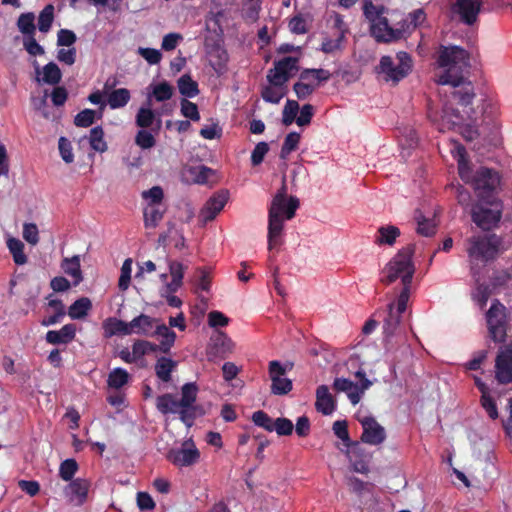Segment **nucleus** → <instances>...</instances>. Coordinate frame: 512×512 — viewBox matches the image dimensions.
Returning a JSON list of instances; mask_svg holds the SVG:
<instances>
[{
    "label": "nucleus",
    "instance_id": "obj_1",
    "mask_svg": "<svg viewBox=\"0 0 512 512\" xmlns=\"http://www.w3.org/2000/svg\"><path fill=\"white\" fill-rule=\"evenodd\" d=\"M450 153L457 162L460 179L474 189L478 199H493L492 193L500 184L499 174L484 166L474 168L467 158L465 147L455 140H451Z\"/></svg>",
    "mask_w": 512,
    "mask_h": 512
},
{
    "label": "nucleus",
    "instance_id": "obj_2",
    "mask_svg": "<svg viewBox=\"0 0 512 512\" xmlns=\"http://www.w3.org/2000/svg\"><path fill=\"white\" fill-rule=\"evenodd\" d=\"M299 200L294 196L287 197L286 186L274 196L268 211V249L272 250L281 244L284 223L295 216Z\"/></svg>",
    "mask_w": 512,
    "mask_h": 512
},
{
    "label": "nucleus",
    "instance_id": "obj_3",
    "mask_svg": "<svg viewBox=\"0 0 512 512\" xmlns=\"http://www.w3.org/2000/svg\"><path fill=\"white\" fill-rule=\"evenodd\" d=\"M437 63L444 72L438 76L437 83L458 87L463 82L462 73L469 67V54L460 46H441Z\"/></svg>",
    "mask_w": 512,
    "mask_h": 512
},
{
    "label": "nucleus",
    "instance_id": "obj_4",
    "mask_svg": "<svg viewBox=\"0 0 512 512\" xmlns=\"http://www.w3.org/2000/svg\"><path fill=\"white\" fill-rule=\"evenodd\" d=\"M413 254V246L399 250L383 268L381 281L385 284H391L399 279L403 285L401 291L407 289V295H410L411 281L415 273V266L412 261Z\"/></svg>",
    "mask_w": 512,
    "mask_h": 512
},
{
    "label": "nucleus",
    "instance_id": "obj_5",
    "mask_svg": "<svg viewBox=\"0 0 512 512\" xmlns=\"http://www.w3.org/2000/svg\"><path fill=\"white\" fill-rule=\"evenodd\" d=\"M502 250H505L502 247V239L496 234L470 237L466 251L473 275L476 274L478 264H486L493 260Z\"/></svg>",
    "mask_w": 512,
    "mask_h": 512
},
{
    "label": "nucleus",
    "instance_id": "obj_6",
    "mask_svg": "<svg viewBox=\"0 0 512 512\" xmlns=\"http://www.w3.org/2000/svg\"><path fill=\"white\" fill-rule=\"evenodd\" d=\"M363 14L371 24V34L378 42H391L404 36L406 30L394 29L389 26L383 14V5H375L373 0H363Z\"/></svg>",
    "mask_w": 512,
    "mask_h": 512
},
{
    "label": "nucleus",
    "instance_id": "obj_7",
    "mask_svg": "<svg viewBox=\"0 0 512 512\" xmlns=\"http://www.w3.org/2000/svg\"><path fill=\"white\" fill-rule=\"evenodd\" d=\"M428 116L441 132L458 129L461 135L468 141H472L478 135L477 128L471 125H464L465 119L463 115L448 104L444 105L440 116L431 109L428 111Z\"/></svg>",
    "mask_w": 512,
    "mask_h": 512
},
{
    "label": "nucleus",
    "instance_id": "obj_8",
    "mask_svg": "<svg viewBox=\"0 0 512 512\" xmlns=\"http://www.w3.org/2000/svg\"><path fill=\"white\" fill-rule=\"evenodd\" d=\"M409 298L410 295H407V289L400 291L396 299L387 306V315L383 320V333L387 345L390 344L391 338L401 335V322Z\"/></svg>",
    "mask_w": 512,
    "mask_h": 512
},
{
    "label": "nucleus",
    "instance_id": "obj_9",
    "mask_svg": "<svg viewBox=\"0 0 512 512\" xmlns=\"http://www.w3.org/2000/svg\"><path fill=\"white\" fill-rule=\"evenodd\" d=\"M413 62L411 56L404 51L398 52L394 57L382 56L378 66V72L384 76L386 81L398 83L405 78L412 70Z\"/></svg>",
    "mask_w": 512,
    "mask_h": 512
},
{
    "label": "nucleus",
    "instance_id": "obj_10",
    "mask_svg": "<svg viewBox=\"0 0 512 512\" xmlns=\"http://www.w3.org/2000/svg\"><path fill=\"white\" fill-rule=\"evenodd\" d=\"M472 221L482 230H490L497 226L501 219V207L495 198L479 200L471 208Z\"/></svg>",
    "mask_w": 512,
    "mask_h": 512
},
{
    "label": "nucleus",
    "instance_id": "obj_11",
    "mask_svg": "<svg viewBox=\"0 0 512 512\" xmlns=\"http://www.w3.org/2000/svg\"><path fill=\"white\" fill-rule=\"evenodd\" d=\"M478 109L483 128L493 135H498L502 127L498 100L493 95L483 94L479 100Z\"/></svg>",
    "mask_w": 512,
    "mask_h": 512
},
{
    "label": "nucleus",
    "instance_id": "obj_12",
    "mask_svg": "<svg viewBox=\"0 0 512 512\" xmlns=\"http://www.w3.org/2000/svg\"><path fill=\"white\" fill-rule=\"evenodd\" d=\"M355 377L359 382H353L347 378H336L333 382V388L338 392H344L353 405L360 402L364 392L372 385L361 369L356 371Z\"/></svg>",
    "mask_w": 512,
    "mask_h": 512
},
{
    "label": "nucleus",
    "instance_id": "obj_13",
    "mask_svg": "<svg viewBox=\"0 0 512 512\" xmlns=\"http://www.w3.org/2000/svg\"><path fill=\"white\" fill-rule=\"evenodd\" d=\"M505 307L497 300L493 301L486 313L489 336L494 342H503L506 337Z\"/></svg>",
    "mask_w": 512,
    "mask_h": 512
},
{
    "label": "nucleus",
    "instance_id": "obj_14",
    "mask_svg": "<svg viewBox=\"0 0 512 512\" xmlns=\"http://www.w3.org/2000/svg\"><path fill=\"white\" fill-rule=\"evenodd\" d=\"M168 267L171 281L160 289V295L166 299L169 306L179 308L182 305V301L174 293L182 286L185 268L182 263L177 261H169Z\"/></svg>",
    "mask_w": 512,
    "mask_h": 512
},
{
    "label": "nucleus",
    "instance_id": "obj_15",
    "mask_svg": "<svg viewBox=\"0 0 512 512\" xmlns=\"http://www.w3.org/2000/svg\"><path fill=\"white\" fill-rule=\"evenodd\" d=\"M358 422L362 426L361 441L371 446H379L386 440L385 428L371 415H358Z\"/></svg>",
    "mask_w": 512,
    "mask_h": 512
},
{
    "label": "nucleus",
    "instance_id": "obj_16",
    "mask_svg": "<svg viewBox=\"0 0 512 512\" xmlns=\"http://www.w3.org/2000/svg\"><path fill=\"white\" fill-rule=\"evenodd\" d=\"M314 73L316 80H329L331 77L330 71L326 69H304L299 75V80L293 85V91L295 92L299 100L307 99L316 90L314 86L308 81L309 75Z\"/></svg>",
    "mask_w": 512,
    "mask_h": 512
},
{
    "label": "nucleus",
    "instance_id": "obj_17",
    "mask_svg": "<svg viewBox=\"0 0 512 512\" xmlns=\"http://www.w3.org/2000/svg\"><path fill=\"white\" fill-rule=\"evenodd\" d=\"M167 458L176 466L187 467L198 462L200 452L195 443L189 439L184 441L180 448L170 450Z\"/></svg>",
    "mask_w": 512,
    "mask_h": 512
},
{
    "label": "nucleus",
    "instance_id": "obj_18",
    "mask_svg": "<svg viewBox=\"0 0 512 512\" xmlns=\"http://www.w3.org/2000/svg\"><path fill=\"white\" fill-rule=\"evenodd\" d=\"M297 58L284 57L283 59L275 62L274 67L268 71L267 80L269 83H277L286 86V83L297 71Z\"/></svg>",
    "mask_w": 512,
    "mask_h": 512
},
{
    "label": "nucleus",
    "instance_id": "obj_19",
    "mask_svg": "<svg viewBox=\"0 0 512 512\" xmlns=\"http://www.w3.org/2000/svg\"><path fill=\"white\" fill-rule=\"evenodd\" d=\"M287 367L280 361L269 362V377L271 379V392L274 395H284L292 390V381L285 377Z\"/></svg>",
    "mask_w": 512,
    "mask_h": 512
},
{
    "label": "nucleus",
    "instance_id": "obj_20",
    "mask_svg": "<svg viewBox=\"0 0 512 512\" xmlns=\"http://www.w3.org/2000/svg\"><path fill=\"white\" fill-rule=\"evenodd\" d=\"M91 487V481L86 478H75L65 486L63 492L67 501L75 506L83 505Z\"/></svg>",
    "mask_w": 512,
    "mask_h": 512
},
{
    "label": "nucleus",
    "instance_id": "obj_21",
    "mask_svg": "<svg viewBox=\"0 0 512 512\" xmlns=\"http://www.w3.org/2000/svg\"><path fill=\"white\" fill-rule=\"evenodd\" d=\"M229 199V192L221 190L213 194L205 203L200 211L199 218L203 224H206L223 210Z\"/></svg>",
    "mask_w": 512,
    "mask_h": 512
},
{
    "label": "nucleus",
    "instance_id": "obj_22",
    "mask_svg": "<svg viewBox=\"0 0 512 512\" xmlns=\"http://www.w3.org/2000/svg\"><path fill=\"white\" fill-rule=\"evenodd\" d=\"M483 0H455L452 10L467 25H473L481 11Z\"/></svg>",
    "mask_w": 512,
    "mask_h": 512
},
{
    "label": "nucleus",
    "instance_id": "obj_23",
    "mask_svg": "<svg viewBox=\"0 0 512 512\" xmlns=\"http://www.w3.org/2000/svg\"><path fill=\"white\" fill-rule=\"evenodd\" d=\"M495 379L500 384L512 382V352L501 348L495 359Z\"/></svg>",
    "mask_w": 512,
    "mask_h": 512
},
{
    "label": "nucleus",
    "instance_id": "obj_24",
    "mask_svg": "<svg viewBox=\"0 0 512 512\" xmlns=\"http://www.w3.org/2000/svg\"><path fill=\"white\" fill-rule=\"evenodd\" d=\"M161 116L162 113L152 109V103L149 96L146 102L139 108L135 117V122L141 129L151 128L156 124V128L158 130L161 126Z\"/></svg>",
    "mask_w": 512,
    "mask_h": 512
},
{
    "label": "nucleus",
    "instance_id": "obj_25",
    "mask_svg": "<svg viewBox=\"0 0 512 512\" xmlns=\"http://www.w3.org/2000/svg\"><path fill=\"white\" fill-rule=\"evenodd\" d=\"M158 321V319L149 315L140 314L129 322V333L130 335L137 334L143 336H151Z\"/></svg>",
    "mask_w": 512,
    "mask_h": 512
},
{
    "label": "nucleus",
    "instance_id": "obj_26",
    "mask_svg": "<svg viewBox=\"0 0 512 512\" xmlns=\"http://www.w3.org/2000/svg\"><path fill=\"white\" fill-rule=\"evenodd\" d=\"M212 174V169L203 165H196L184 167L181 172V177L186 183L205 184Z\"/></svg>",
    "mask_w": 512,
    "mask_h": 512
},
{
    "label": "nucleus",
    "instance_id": "obj_27",
    "mask_svg": "<svg viewBox=\"0 0 512 512\" xmlns=\"http://www.w3.org/2000/svg\"><path fill=\"white\" fill-rule=\"evenodd\" d=\"M76 335V326L66 324L60 330H50L46 333L45 339L49 344L59 345L70 343Z\"/></svg>",
    "mask_w": 512,
    "mask_h": 512
},
{
    "label": "nucleus",
    "instance_id": "obj_28",
    "mask_svg": "<svg viewBox=\"0 0 512 512\" xmlns=\"http://www.w3.org/2000/svg\"><path fill=\"white\" fill-rule=\"evenodd\" d=\"M151 336H157L159 338L160 352L162 353H168L174 346L176 340V333L159 321Z\"/></svg>",
    "mask_w": 512,
    "mask_h": 512
},
{
    "label": "nucleus",
    "instance_id": "obj_29",
    "mask_svg": "<svg viewBox=\"0 0 512 512\" xmlns=\"http://www.w3.org/2000/svg\"><path fill=\"white\" fill-rule=\"evenodd\" d=\"M37 78L36 80L39 83H44L48 85H56L60 82L62 78V73L60 68L54 62H50L46 64L42 70L40 71L39 67L36 68Z\"/></svg>",
    "mask_w": 512,
    "mask_h": 512
},
{
    "label": "nucleus",
    "instance_id": "obj_30",
    "mask_svg": "<svg viewBox=\"0 0 512 512\" xmlns=\"http://www.w3.org/2000/svg\"><path fill=\"white\" fill-rule=\"evenodd\" d=\"M316 408L324 415L334 412L336 405L326 385H321L316 391Z\"/></svg>",
    "mask_w": 512,
    "mask_h": 512
},
{
    "label": "nucleus",
    "instance_id": "obj_31",
    "mask_svg": "<svg viewBox=\"0 0 512 512\" xmlns=\"http://www.w3.org/2000/svg\"><path fill=\"white\" fill-rule=\"evenodd\" d=\"M453 98L463 107L464 112L467 114V119L476 121L478 119L477 113L472 109L467 108L472 104L474 93L471 87H463L453 92Z\"/></svg>",
    "mask_w": 512,
    "mask_h": 512
},
{
    "label": "nucleus",
    "instance_id": "obj_32",
    "mask_svg": "<svg viewBox=\"0 0 512 512\" xmlns=\"http://www.w3.org/2000/svg\"><path fill=\"white\" fill-rule=\"evenodd\" d=\"M104 336L110 338L114 335H130L129 322L109 317L103 322Z\"/></svg>",
    "mask_w": 512,
    "mask_h": 512
},
{
    "label": "nucleus",
    "instance_id": "obj_33",
    "mask_svg": "<svg viewBox=\"0 0 512 512\" xmlns=\"http://www.w3.org/2000/svg\"><path fill=\"white\" fill-rule=\"evenodd\" d=\"M399 236L400 230L398 227L393 225L381 226L375 234L374 242L380 246H393Z\"/></svg>",
    "mask_w": 512,
    "mask_h": 512
},
{
    "label": "nucleus",
    "instance_id": "obj_34",
    "mask_svg": "<svg viewBox=\"0 0 512 512\" xmlns=\"http://www.w3.org/2000/svg\"><path fill=\"white\" fill-rule=\"evenodd\" d=\"M147 90V98L150 96L151 101L154 98L157 102H164L173 96V87L166 81L150 84Z\"/></svg>",
    "mask_w": 512,
    "mask_h": 512
},
{
    "label": "nucleus",
    "instance_id": "obj_35",
    "mask_svg": "<svg viewBox=\"0 0 512 512\" xmlns=\"http://www.w3.org/2000/svg\"><path fill=\"white\" fill-rule=\"evenodd\" d=\"M166 208L164 205L144 206V225L146 228H155L162 220Z\"/></svg>",
    "mask_w": 512,
    "mask_h": 512
},
{
    "label": "nucleus",
    "instance_id": "obj_36",
    "mask_svg": "<svg viewBox=\"0 0 512 512\" xmlns=\"http://www.w3.org/2000/svg\"><path fill=\"white\" fill-rule=\"evenodd\" d=\"M92 308V302L87 297H81L74 301L69 309L68 315L73 320L84 319Z\"/></svg>",
    "mask_w": 512,
    "mask_h": 512
},
{
    "label": "nucleus",
    "instance_id": "obj_37",
    "mask_svg": "<svg viewBox=\"0 0 512 512\" xmlns=\"http://www.w3.org/2000/svg\"><path fill=\"white\" fill-rule=\"evenodd\" d=\"M176 367V361L172 360L171 358L161 357L155 364L156 376L162 382L167 383L171 380V373L175 370Z\"/></svg>",
    "mask_w": 512,
    "mask_h": 512
},
{
    "label": "nucleus",
    "instance_id": "obj_38",
    "mask_svg": "<svg viewBox=\"0 0 512 512\" xmlns=\"http://www.w3.org/2000/svg\"><path fill=\"white\" fill-rule=\"evenodd\" d=\"M131 99L130 91L126 88H118L108 94L107 104L111 109L125 107Z\"/></svg>",
    "mask_w": 512,
    "mask_h": 512
},
{
    "label": "nucleus",
    "instance_id": "obj_39",
    "mask_svg": "<svg viewBox=\"0 0 512 512\" xmlns=\"http://www.w3.org/2000/svg\"><path fill=\"white\" fill-rule=\"evenodd\" d=\"M286 94V86L277 83H269L262 89V98L269 103L277 104Z\"/></svg>",
    "mask_w": 512,
    "mask_h": 512
},
{
    "label": "nucleus",
    "instance_id": "obj_40",
    "mask_svg": "<svg viewBox=\"0 0 512 512\" xmlns=\"http://www.w3.org/2000/svg\"><path fill=\"white\" fill-rule=\"evenodd\" d=\"M61 268L63 271L74 279V284L77 285L82 281V273L80 269V257L74 255L71 258H65L62 261Z\"/></svg>",
    "mask_w": 512,
    "mask_h": 512
},
{
    "label": "nucleus",
    "instance_id": "obj_41",
    "mask_svg": "<svg viewBox=\"0 0 512 512\" xmlns=\"http://www.w3.org/2000/svg\"><path fill=\"white\" fill-rule=\"evenodd\" d=\"M91 149L96 152L104 153L108 146L104 139V131L101 126H96L90 130L89 136L87 137Z\"/></svg>",
    "mask_w": 512,
    "mask_h": 512
},
{
    "label": "nucleus",
    "instance_id": "obj_42",
    "mask_svg": "<svg viewBox=\"0 0 512 512\" xmlns=\"http://www.w3.org/2000/svg\"><path fill=\"white\" fill-rule=\"evenodd\" d=\"M157 409L163 414H176L180 411L181 405L171 394H164L157 398L156 401Z\"/></svg>",
    "mask_w": 512,
    "mask_h": 512
},
{
    "label": "nucleus",
    "instance_id": "obj_43",
    "mask_svg": "<svg viewBox=\"0 0 512 512\" xmlns=\"http://www.w3.org/2000/svg\"><path fill=\"white\" fill-rule=\"evenodd\" d=\"M418 136L416 131L412 128H404L401 132L399 144L402 148L403 157L409 156L410 149L417 145Z\"/></svg>",
    "mask_w": 512,
    "mask_h": 512
},
{
    "label": "nucleus",
    "instance_id": "obj_44",
    "mask_svg": "<svg viewBox=\"0 0 512 512\" xmlns=\"http://www.w3.org/2000/svg\"><path fill=\"white\" fill-rule=\"evenodd\" d=\"M198 393V387L195 383H186L181 389V399L179 404L183 408H193Z\"/></svg>",
    "mask_w": 512,
    "mask_h": 512
},
{
    "label": "nucleus",
    "instance_id": "obj_45",
    "mask_svg": "<svg viewBox=\"0 0 512 512\" xmlns=\"http://www.w3.org/2000/svg\"><path fill=\"white\" fill-rule=\"evenodd\" d=\"M328 23L330 25L331 30L333 31V36H339L345 39L346 34L349 31V28L344 21V17L341 14L337 12H332L329 15Z\"/></svg>",
    "mask_w": 512,
    "mask_h": 512
},
{
    "label": "nucleus",
    "instance_id": "obj_46",
    "mask_svg": "<svg viewBox=\"0 0 512 512\" xmlns=\"http://www.w3.org/2000/svg\"><path fill=\"white\" fill-rule=\"evenodd\" d=\"M7 247L17 265H24L27 262V256L24 253V244L21 240L11 237L7 240Z\"/></svg>",
    "mask_w": 512,
    "mask_h": 512
},
{
    "label": "nucleus",
    "instance_id": "obj_47",
    "mask_svg": "<svg viewBox=\"0 0 512 512\" xmlns=\"http://www.w3.org/2000/svg\"><path fill=\"white\" fill-rule=\"evenodd\" d=\"M415 220L417 222V233L422 236H432L436 231V224L435 222L430 219L426 218L421 211L417 210L415 213Z\"/></svg>",
    "mask_w": 512,
    "mask_h": 512
},
{
    "label": "nucleus",
    "instance_id": "obj_48",
    "mask_svg": "<svg viewBox=\"0 0 512 512\" xmlns=\"http://www.w3.org/2000/svg\"><path fill=\"white\" fill-rule=\"evenodd\" d=\"M210 54V64L217 73H221L228 61V54L220 46L213 48Z\"/></svg>",
    "mask_w": 512,
    "mask_h": 512
},
{
    "label": "nucleus",
    "instance_id": "obj_49",
    "mask_svg": "<svg viewBox=\"0 0 512 512\" xmlns=\"http://www.w3.org/2000/svg\"><path fill=\"white\" fill-rule=\"evenodd\" d=\"M54 6L46 5L38 16V29L42 33H47L51 29L54 20Z\"/></svg>",
    "mask_w": 512,
    "mask_h": 512
},
{
    "label": "nucleus",
    "instance_id": "obj_50",
    "mask_svg": "<svg viewBox=\"0 0 512 512\" xmlns=\"http://www.w3.org/2000/svg\"><path fill=\"white\" fill-rule=\"evenodd\" d=\"M34 21L35 16L32 12L23 13L17 20V27L23 35L34 36L36 30Z\"/></svg>",
    "mask_w": 512,
    "mask_h": 512
},
{
    "label": "nucleus",
    "instance_id": "obj_51",
    "mask_svg": "<svg viewBox=\"0 0 512 512\" xmlns=\"http://www.w3.org/2000/svg\"><path fill=\"white\" fill-rule=\"evenodd\" d=\"M79 469L75 459L68 458L61 462L59 466V476L62 480L70 482L74 480V476Z\"/></svg>",
    "mask_w": 512,
    "mask_h": 512
},
{
    "label": "nucleus",
    "instance_id": "obj_52",
    "mask_svg": "<svg viewBox=\"0 0 512 512\" xmlns=\"http://www.w3.org/2000/svg\"><path fill=\"white\" fill-rule=\"evenodd\" d=\"M141 196L145 202V206L163 205L164 192L160 186H153L148 190H144Z\"/></svg>",
    "mask_w": 512,
    "mask_h": 512
},
{
    "label": "nucleus",
    "instance_id": "obj_53",
    "mask_svg": "<svg viewBox=\"0 0 512 512\" xmlns=\"http://www.w3.org/2000/svg\"><path fill=\"white\" fill-rule=\"evenodd\" d=\"M178 88L180 93L188 98L195 97L199 93L197 83L189 75H183L179 78Z\"/></svg>",
    "mask_w": 512,
    "mask_h": 512
},
{
    "label": "nucleus",
    "instance_id": "obj_54",
    "mask_svg": "<svg viewBox=\"0 0 512 512\" xmlns=\"http://www.w3.org/2000/svg\"><path fill=\"white\" fill-rule=\"evenodd\" d=\"M301 135L298 132H290L284 140L281 148L280 158L287 159L288 156L298 148Z\"/></svg>",
    "mask_w": 512,
    "mask_h": 512
},
{
    "label": "nucleus",
    "instance_id": "obj_55",
    "mask_svg": "<svg viewBox=\"0 0 512 512\" xmlns=\"http://www.w3.org/2000/svg\"><path fill=\"white\" fill-rule=\"evenodd\" d=\"M129 380L128 372L123 368H114L108 376V386L114 389H120Z\"/></svg>",
    "mask_w": 512,
    "mask_h": 512
},
{
    "label": "nucleus",
    "instance_id": "obj_56",
    "mask_svg": "<svg viewBox=\"0 0 512 512\" xmlns=\"http://www.w3.org/2000/svg\"><path fill=\"white\" fill-rule=\"evenodd\" d=\"M252 421L256 426L261 427L268 432L274 431L273 427L275 420L269 417V415L262 410L256 411L252 414Z\"/></svg>",
    "mask_w": 512,
    "mask_h": 512
},
{
    "label": "nucleus",
    "instance_id": "obj_57",
    "mask_svg": "<svg viewBox=\"0 0 512 512\" xmlns=\"http://www.w3.org/2000/svg\"><path fill=\"white\" fill-rule=\"evenodd\" d=\"M299 111V104L295 100H287L283 109V124L288 126L296 121V115Z\"/></svg>",
    "mask_w": 512,
    "mask_h": 512
},
{
    "label": "nucleus",
    "instance_id": "obj_58",
    "mask_svg": "<svg viewBox=\"0 0 512 512\" xmlns=\"http://www.w3.org/2000/svg\"><path fill=\"white\" fill-rule=\"evenodd\" d=\"M131 273H132V260L130 258L126 259L121 267V274L118 282L119 289L125 291L128 289L131 281Z\"/></svg>",
    "mask_w": 512,
    "mask_h": 512
},
{
    "label": "nucleus",
    "instance_id": "obj_59",
    "mask_svg": "<svg viewBox=\"0 0 512 512\" xmlns=\"http://www.w3.org/2000/svg\"><path fill=\"white\" fill-rule=\"evenodd\" d=\"M135 143L141 149H150L155 146L156 140L154 136L146 129H140L135 136Z\"/></svg>",
    "mask_w": 512,
    "mask_h": 512
},
{
    "label": "nucleus",
    "instance_id": "obj_60",
    "mask_svg": "<svg viewBox=\"0 0 512 512\" xmlns=\"http://www.w3.org/2000/svg\"><path fill=\"white\" fill-rule=\"evenodd\" d=\"M137 53L144 58L148 64L156 65L162 60V53L160 50L154 48L139 47Z\"/></svg>",
    "mask_w": 512,
    "mask_h": 512
},
{
    "label": "nucleus",
    "instance_id": "obj_61",
    "mask_svg": "<svg viewBox=\"0 0 512 512\" xmlns=\"http://www.w3.org/2000/svg\"><path fill=\"white\" fill-rule=\"evenodd\" d=\"M344 38H341L339 36H333L331 37H325L321 44V51L329 54L334 53L340 49H342Z\"/></svg>",
    "mask_w": 512,
    "mask_h": 512
},
{
    "label": "nucleus",
    "instance_id": "obj_62",
    "mask_svg": "<svg viewBox=\"0 0 512 512\" xmlns=\"http://www.w3.org/2000/svg\"><path fill=\"white\" fill-rule=\"evenodd\" d=\"M96 112L92 109H84L79 112L74 119V124L78 127H89L95 120Z\"/></svg>",
    "mask_w": 512,
    "mask_h": 512
},
{
    "label": "nucleus",
    "instance_id": "obj_63",
    "mask_svg": "<svg viewBox=\"0 0 512 512\" xmlns=\"http://www.w3.org/2000/svg\"><path fill=\"white\" fill-rule=\"evenodd\" d=\"M181 113L184 117L192 121H198L200 119L197 105L187 99L181 101Z\"/></svg>",
    "mask_w": 512,
    "mask_h": 512
},
{
    "label": "nucleus",
    "instance_id": "obj_64",
    "mask_svg": "<svg viewBox=\"0 0 512 512\" xmlns=\"http://www.w3.org/2000/svg\"><path fill=\"white\" fill-rule=\"evenodd\" d=\"M490 294L491 290L488 286L478 285L472 293V298L480 308H483L486 305Z\"/></svg>",
    "mask_w": 512,
    "mask_h": 512
}]
</instances>
